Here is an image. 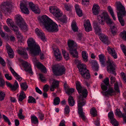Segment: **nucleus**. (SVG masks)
I'll return each instance as SVG.
<instances>
[{
    "mask_svg": "<svg viewBox=\"0 0 126 126\" xmlns=\"http://www.w3.org/2000/svg\"><path fill=\"white\" fill-rule=\"evenodd\" d=\"M116 9L118 17L122 26H124L125 24L124 21L123 19V17L126 15V11L125 8L120 2H117Z\"/></svg>",
    "mask_w": 126,
    "mask_h": 126,
    "instance_id": "nucleus-6",
    "label": "nucleus"
},
{
    "mask_svg": "<svg viewBox=\"0 0 126 126\" xmlns=\"http://www.w3.org/2000/svg\"><path fill=\"white\" fill-rule=\"evenodd\" d=\"M0 63L3 66L5 65V63L4 60L2 58L0 57Z\"/></svg>",
    "mask_w": 126,
    "mask_h": 126,
    "instance_id": "nucleus-63",
    "label": "nucleus"
},
{
    "mask_svg": "<svg viewBox=\"0 0 126 126\" xmlns=\"http://www.w3.org/2000/svg\"><path fill=\"white\" fill-rule=\"evenodd\" d=\"M0 63L3 66L5 65V63L4 60L2 58L0 57Z\"/></svg>",
    "mask_w": 126,
    "mask_h": 126,
    "instance_id": "nucleus-64",
    "label": "nucleus"
},
{
    "mask_svg": "<svg viewBox=\"0 0 126 126\" xmlns=\"http://www.w3.org/2000/svg\"><path fill=\"white\" fill-rule=\"evenodd\" d=\"M15 18L17 21V24L18 23L23 22V18L20 15L18 14L16 15L15 16Z\"/></svg>",
    "mask_w": 126,
    "mask_h": 126,
    "instance_id": "nucleus-37",
    "label": "nucleus"
},
{
    "mask_svg": "<svg viewBox=\"0 0 126 126\" xmlns=\"http://www.w3.org/2000/svg\"><path fill=\"white\" fill-rule=\"evenodd\" d=\"M50 12L55 17L58 18L62 15V12L57 7L51 6L49 7Z\"/></svg>",
    "mask_w": 126,
    "mask_h": 126,
    "instance_id": "nucleus-10",
    "label": "nucleus"
},
{
    "mask_svg": "<svg viewBox=\"0 0 126 126\" xmlns=\"http://www.w3.org/2000/svg\"><path fill=\"white\" fill-rule=\"evenodd\" d=\"M97 18L99 23L101 24L104 25V21H105L107 24L110 26L111 31L113 35H115L117 30L115 26H112L114 23L111 20L107 12H103L97 16Z\"/></svg>",
    "mask_w": 126,
    "mask_h": 126,
    "instance_id": "nucleus-3",
    "label": "nucleus"
},
{
    "mask_svg": "<svg viewBox=\"0 0 126 126\" xmlns=\"http://www.w3.org/2000/svg\"><path fill=\"white\" fill-rule=\"evenodd\" d=\"M72 29L73 31L75 32H77L78 31V27L77 26L76 23L75 22H72L71 24Z\"/></svg>",
    "mask_w": 126,
    "mask_h": 126,
    "instance_id": "nucleus-39",
    "label": "nucleus"
},
{
    "mask_svg": "<svg viewBox=\"0 0 126 126\" xmlns=\"http://www.w3.org/2000/svg\"><path fill=\"white\" fill-rule=\"evenodd\" d=\"M27 43L29 47L27 49L30 50L31 55L33 56L38 55L41 51L40 47L38 44H36L34 40L32 38H29Z\"/></svg>",
    "mask_w": 126,
    "mask_h": 126,
    "instance_id": "nucleus-5",
    "label": "nucleus"
},
{
    "mask_svg": "<svg viewBox=\"0 0 126 126\" xmlns=\"http://www.w3.org/2000/svg\"><path fill=\"white\" fill-rule=\"evenodd\" d=\"M99 7L97 4H94L92 9L94 14L96 15L97 14L99 11Z\"/></svg>",
    "mask_w": 126,
    "mask_h": 126,
    "instance_id": "nucleus-26",
    "label": "nucleus"
},
{
    "mask_svg": "<svg viewBox=\"0 0 126 126\" xmlns=\"http://www.w3.org/2000/svg\"><path fill=\"white\" fill-rule=\"evenodd\" d=\"M64 7L67 11H70L73 8V6L72 5L70 4L64 3L63 4Z\"/></svg>",
    "mask_w": 126,
    "mask_h": 126,
    "instance_id": "nucleus-35",
    "label": "nucleus"
},
{
    "mask_svg": "<svg viewBox=\"0 0 126 126\" xmlns=\"http://www.w3.org/2000/svg\"><path fill=\"white\" fill-rule=\"evenodd\" d=\"M116 115H118L119 116L121 117L122 116L123 117V115L124 114V113L122 114L121 112L118 109H117L116 110V112L115 113Z\"/></svg>",
    "mask_w": 126,
    "mask_h": 126,
    "instance_id": "nucleus-54",
    "label": "nucleus"
},
{
    "mask_svg": "<svg viewBox=\"0 0 126 126\" xmlns=\"http://www.w3.org/2000/svg\"><path fill=\"white\" fill-rule=\"evenodd\" d=\"M75 9L76 13L79 17H81L83 15L82 11L80 9L79 5L78 4H76L75 5Z\"/></svg>",
    "mask_w": 126,
    "mask_h": 126,
    "instance_id": "nucleus-28",
    "label": "nucleus"
},
{
    "mask_svg": "<svg viewBox=\"0 0 126 126\" xmlns=\"http://www.w3.org/2000/svg\"><path fill=\"white\" fill-rule=\"evenodd\" d=\"M52 81V83L50 86V90L52 91H54L55 89L58 88L60 81L54 79H53Z\"/></svg>",
    "mask_w": 126,
    "mask_h": 126,
    "instance_id": "nucleus-17",
    "label": "nucleus"
},
{
    "mask_svg": "<svg viewBox=\"0 0 126 126\" xmlns=\"http://www.w3.org/2000/svg\"><path fill=\"white\" fill-rule=\"evenodd\" d=\"M107 49L109 53L114 59H116L117 58V53L114 48L110 47H108Z\"/></svg>",
    "mask_w": 126,
    "mask_h": 126,
    "instance_id": "nucleus-16",
    "label": "nucleus"
},
{
    "mask_svg": "<svg viewBox=\"0 0 126 126\" xmlns=\"http://www.w3.org/2000/svg\"><path fill=\"white\" fill-rule=\"evenodd\" d=\"M35 33L38 37L44 41H46L45 37L43 31L38 28L36 29L35 30Z\"/></svg>",
    "mask_w": 126,
    "mask_h": 126,
    "instance_id": "nucleus-14",
    "label": "nucleus"
},
{
    "mask_svg": "<svg viewBox=\"0 0 126 126\" xmlns=\"http://www.w3.org/2000/svg\"><path fill=\"white\" fill-rule=\"evenodd\" d=\"M5 76L7 80H11L12 79V76L9 75L8 74H5Z\"/></svg>",
    "mask_w": 126,
    "mask_h": 126,
    "instance_id": "nucleus-62",
    "label": "nucleus"
},
{
    "mask_svg": "<svg viewBox=\"0 0 126 126\" xmlns=\"http://www.w3.org/2000/svg\"><path fill=\"white\" fill-rule=\"evenodd\" d=\"M38 115L41 120H43L44 115L43 113L41 112H39L38 113Z\"/></svg>",
    "mask_w": 126,
    "mask_h": 126,
    "instance_id": "nucleus-58",
    "label": "nucleus"
},
{
    "mask_svg": "<svg viewBox=\"0 0 126 126\" xmlns=\"http://www.w3.org/2000/svg\"><path fill=\"white\" fill-rule=\"evenodd\" d=\"M9 57L11 58H12L13 57L14 52L12 49H9V51H7Z\"/></svg>",
    "mask_w": 126,
    "mask_h": 126,
    "instance_id": "nucleus-47",
    "label": "nucleus"
},
{
    "mask_svg": "<svg viewBox=\"0 0 126 126\" xmlns=\"http://www.w3.org/2000/svg\"><path fill=\"white\" fill-rule=\"evenodd\" d=\"M11 27V29L15 32V33L16 32L19 31L18 27L17 26H15L14 24Z\"/></svg>",
    "mask_w": 126,
    "mask_h": 126,
    "instance_id": "nucleus-56",
    "label": "nucleus"
},
{
    "mask_svg": "<svg viewBox=\"0 0 126 126\" xmlns=\"http://www.w3.org/2000/svg\"><path fill=\"white\" fill-rule=\"evenodd\" d=\"M19 85L17 81L15 80L14 84L12 85L10 88L12 91L14 92L17 89Z\"/></svg>",
    "mask_w": 126,
    "mask_h": 126,
    "instance_id": "nucleus-30",
    "label": "nucleus"
},
{
    "mask_svg": "<svg viewBox=\"0 0 126 126\" xmlns=\"http://www.w3.org/2000/svg\"><path fill=\"white\" fill-rule=\"evenodd\" d=\"M19 60L21 62H22V64L25 68V70L27 72H28L32 74L33 72L32 70L30 64L26 61H24L23 60L21 59H19Z\"/></svg>",
    "mask_w": 126,
    "mask_h": 126,
    "instance_id": "nucleus-13",
    "label": "nucleus"
},
{
    "mask_svg": "<svg viewBox=\"0 0 126 126\" xmlns=\"http://www.w3.org/2000/svg\"><path fill=\"white\" fill-rule=\"evenodd\" d=\"M60 102V99L59 97H56L54 100V104L55 105H58Z\"/></svg>",
    "mask_w": 126,
    "mask_h": 126,
    "instance_id": "nucleus-46",
    "label": "nucleus"
},
{
    "mask_svg": "<svg viewBox=\"0 0 126 126\" xmlns=\"http://www.w3.org/2000/svg\"><path fill=\"white\" fill-rule=\"evenodd\" d=\"M52 68L54 74L56 76H60L65 73V69L63 65H54L53 66Z\"/></svg>",
    "mask_w": 126,
    "mask_h": 126,
    "instance_id": "nucleus-9",
    "label": "nucleus"
},
{
    "mask_svg": "<svg viewBox=\"0 0 126 126\" xmlns=\"http://www.w3.org/2000/svg\"><path fill=\"white\" fill-rule=\"evenodd\" d=\"M62 51L63 54L65 59L66 60L69 59V57L68 53L63 49H62Z\"/></svg>",
    "mask_w": 126,
    "mask_h": 126,
    "instance_id": "nucleus-43",
    "label": "nucleus"
},
{
    "mask_svg": "<svg viewBox=\"0 0 126 126\" xmlns=\"http://www.w3.org/2000/svg\"><path fill=\"white\" fill-rule=\"evenodd\" d=\"M9 4L7 1L4 2L1 5V8L5 10L6 12H8L9 10Z\"/></svg>",
    "mask_w": 126,
    "mask_h": 126,
    "instance_id": "nucleus-25",
    "label": "nucleus"
},
{
    "mask_svg": "<svg viewBox=\"0 0 126 126\" xmlns=\"http://www.w3.org/2000/svg\"><path fill=\"white\" fill-rule=\"evenodd\" d=\"M94 28L95 33H99L101 31V29L97 24H95L94 25Z\"/></svg>",
    "mask_w": 126,
    "mask_h": 126,
    "instance_id": "nucleus-41",
    "label": "nucleus"
},
{
    "mask_svg": "<svg viewBox=\"0 0 126 126\" xmlns=\"http://www.w3.org/2000/svg\"><path fill=\"white\" fill-rule=\"evenodd\" d=\"M114 115L113 112H110L109 113L108 116L110 120L114 118Z\"/></svg>",
    "mask_w": 126,
    "mask_h": 126,
    "instance_id": "nucleus-59",
    "label": "nucleus"
},
{
    "mask_svg": "<svg viewBox=\"0 0 126 126\" xmlns=\"http://www.w3.org/2000/svg\"><path fill=\"white\" fill-rule=\"evenodd\" d=\"M68 44L69 51L71 55L74 58H78V54L76 50L77 47L76 43L74 41L70 40L68 41Z\"/></svg>",
    "mask_w": 126,
    "mask_h": 126,
    "instance_id": "nucleus-8",
    "label": "nucleus"
},
{
    "mask_svg": "<svg viewBox=\"0 0 126 126\" xmlns=\"http://www.w3.org/2000/svg\"><path fill=\"white\" fill-rule=\"evenodd\" d=\"M39 76L42 82H44L46 81L45 77L42 74H40Z\"/></svg>",
    "mask_w": 126,
    "mask_h": 126,
    "instance_id": "nucleus-60",
    "label": "nucleus"
},
{
    "mask_svg": "<svg viewBox=\"0 0 126 126\" xmlns=\"http://www.w3.org/2000/svg\"><path fill=\"white\" fill-rule=\"evenodd\" d=\"M37 67L41 69V71L45 73L47 72L46 67L40 63H38L37 64Z\"/></svg>",
    "mask_w": 126,
    "mask_h": 126,
    "instance_id": "nucleus-29",
    "label": "nucleus"
},
{
    "mask_svg": "<svg viewBox=\"0 0 126 126\" xmlns=\"http://www.w3.org/2000/svg\"><path fill=\"white\" fill-rule=\"evenodd\" d=\"M110 123L112 125H114V126H117L119 125L118 122L115 118L111 119L110 120Z\"/></svg>",
    "mask_w": 126,
    "mask_h": 126,
    "instance_id": "nucleus-44",
    "label": "nucleus"
},
{
    "mask_svg": "<svg viewBox=\"0 0 126 126\" xmlns=\"http://www.w3.org/2000/svg\"><path fill=\"white\" fill-rule=\"evenodd\" d=\"M26 97V96L24 92L23 91H21L18 97L19 101H22Z\"/></svg>",
    "mask_w": 126,
    "mask_h": 126,
    "instance_id": "nucleus-33",
    "label": "nucleus"
},
{
    "mask_svg": "<svg viewBox=\"0 0 126 126\" xmlns=\"http://www.w3.org/2000/svg\"><path fill=\"white\" fill-rule=\"evenodd\" d=\"M108 12L110 13L113 19L115 20L116 18L115 16L113 9L110 6H109L108 7Z\"/></svg>",
    "mask_w": 126,
    "mask_h": 126,
    "instance_id": "nucleus-31",
    "label": "nucleus"
},
{
    "mask_svg": "<svg viewBox=\"0 0 126 126\" xmlns=\"http://www.w3.org/2000/svg\"><path fill=\"white\" fill-rule=\"evenodd\" d=\"M29 4L30 8L36 14H39L40 13V10L39 6L37 5H35L32 2L29 3L27 1L23 0L20 3V8L21 12L25 14L28 15L30 12L27 8V6Z\"/></svg>",
    "mask_w": 126,
    "mask_h": 126,
    "instance_id": "nucleus-4",
    "label": "nucleus"
},
{
    "mask_svg": "<svg viewBox=\"0 0 126 126\" xmlns=\"http://www.w3.org/2000/svg\"><path fill=\"white\" fill-rule=\"evenodd\" d=\"M5 96V93L0 91V100L1 101L3 100L4 99Z\"/></svg>",
    "mask_w": 126,
    "mask_h": 126,
    "instance_id": "nucleus-52",
    "label": "nucleus"
},
{
    "mask_svg": "<svg viewBox=\"0 0 126 126\" xmlns=\"http://www.w3.org/2000/svg\"><path fill=\"white\" fill-rule=\"evenodd\" d=\"M99 38L101 41L105 44L109 45L110 43L107 36L104 34H101L99 36Z\"/></svg>",
    "mask_w": 126,
    "mask_h": 126,
    "instance_id": "nucleus-20",
    "label": "nucleus"
},
{
    "mask_svg": "<svg viewBox=\"0 0 126 126\" xmlns=\"http://www.w3.org/2000/svg\"><path fill=\"white\" fill-rule=\"evenodd\" d=\"M17 25L20 28L21 30L23 32H26L28 30L27 25L24 22L18 23Z\"/></svg>",
    "mask_w": 126,
    "mask_h": 126,
    "instance_id": "nucleus-18",
    "label": "nucleus"
},
{
    "mask_svg": "<svg viewBox=\"0 0 126 126\" xmlns=\"http://www.w3.org/2000/svg\"><path fill=\"white\" fill-rule=\"evenodd\" d=\"M15 33L17 35V37L18 39H23V36L19 31L16 32Z\"/></svg>",
    "mask_w": 126,
    "mask_h": 126,
    "instance_id": "nucleus-57",
    "label": "nucleus"
},
{
    "mask_svg": "<svg viewBox=\"0 0 126 126\" xmlns=\"http://www.w3.org/2000/svg\"><path fill=\"white\" fill-rule=\"evenodd\" d=\"M29 99L28 100V103H36V101L35 99L31 96H29Z\"/></svg>",
    "mask_w": 126,
    "mask_h": 126,
    "instance_id": "nucleus-45",
    "label": "nucleus"
},
{
    "mask_svg": "<svg viewBox=\"0 0 126 126\" xmlns=\"http://www.w3.org/2000/svg\"><path fill=\"white\" fill-rule=\"evenodd\" d=\"M10 70L13 75L15 77L16 79L18 81H20L22 80L20 76L18 75L14 70V69H13L12 67H10Z\"/></svg>",
    "mask_w": 126,
    "mask_h": 126,
    "instance_id": "nucleus-22",
    "label": "nucleus"
},
{
    "mask_svg": "<svg viewBox=\"0 0 126 126\" xmlns=\"http://www.w3.org/2000/svg\"><path fill=\"white\" fill-rule=\"evenodd\" d=\"M113 92L114 91L113 88H109L107 91L102 92V93L104 95L106 96L108 95H112Z\"/></svg>",
    "mask_w": 126,
    "mask_h": 126,
    "instance_id": "nucleus-24",
    "label": "nucleus"
},
{
    "mask_svg": "<svg viewBox=\"0 0 126 126\" xmlns=\"http://www.w3.org/2000/svg\"><path fill=\"white\" fill-rule=\"evenodd\" d=\"M84 26L85 31L87 32H89L92 30V26L91 25L89 20L87 19L84 23Z\"/></svg>",
    "mask_w": 126,
    "mask_h": 126,
    "instance_id": "nucleus-19",
    "label": "nucleus"
},
{
    "mask_svg": "<svg viewBox=\"0 0 126 126\" xmlns=\"http://www.w3.org/2000/svg\"><path fill=\"white\" fill-rule=\"evenodd\" d=\"M82 59L84 62L85 63L87 62L88 57V54L85 51H83L82 52Z\"/></svg>",
    "mask_w": 126,
    "mask_h": 126,
    "instance_id": "nucleus-27",
    "label": "nucleus"
},
{
    "mask_svg": "<svg viewBox=\"0 0 126 126\" xmlns=\"http://www.w3.org/2000/svg\"><path fill=\"white\" fill-rule=\"evenodd\" d=\"M120 36L122 39L126 41V31H124L121 32L120 34Z\"/></svg>",
    "mask_w": 126,
    "mask_h": 126,
    "instance_id": "nucleus-42",
    "label": "nucleus"
},
{
    "mask_svg": "<svg viewBox=\"0 0 126 126\" xmlns=\"http://www.w3.org/2000/svg\"><path fill=\"white\" fill-rule=\"evenodd\" d=\"M114 88L116 91L117 92H119L118 84L117 83H115L114 84Z\"/></svg>",
    "mask_w": 126,
    "mask_h": 126,
    "instance_id": "nucleus-61",
    "label": "nucleus"
},
{
    "mask_svg": "<svg viewBox=\"0 0 126 126\" xmlns=\"http://www.w3.org/2000/svg\"><path fill=\"white\" fill-rule=\"evenodd\" d=\"M3 116L4 121L6 122L9 125H10L11 124V123L8 118L4 115H3Z\"/></svg>",
    "mask_w": 126,
    "mask_h": 126,
    "instance_id": "nucleus-51",
    "label": "nucleus"
},
{
    "mask_svg": "<svg viewBox=\"0 0 126 126\" xmlns=\"http://www.w3.org/2000/svg\"><path fill=\"white\" fill-rule=\"evenodd\" d=\"M16 51L17 53L21 55L25 59H27L28 58V54L24 48L19 47L17 48Z\"/></svg>",
    "mask_w": 126,
    "mask_h": 126,
    "instance_id": "nucleus-12",
    "label": "nucleus"
},
{
    "mask_svg": "<svg viewBox=\"0 0 126 126\" xmlns=\"http://www.w3.org/2000/svg\"><path fill=\"white\" fill-rule=\"evenodd\" d=\"M76 63H78V67L82 77L85 79L89 78L90 75L89 71L86 68L85 64H81L80 61L78 60L76 61Z\"/></svg>",
    "mask_w": 126,
    "mask_h": 126,
    "instance_id": "nucleus-7",
    "label": "nucleus"
},
{
    "mask_svg": "<svg viewBox=\"0 0 126 126\" xmlns=\"http://www.w3.org/2000/svg\"><path fill=\"white\" fill-rule=\"evenodd\" d=\"M54 54L56 59L59 61L61 59L62 56L61 54L59 49L57 48L54 50Z\"/></svg>",
    "mask_w": 126,
    "mask_h": 126,
    "instance_id": "nucleus-21",
    "label": "nucleus"
},
{
    "mask_svg": "<svg viewBox=\"0 0 126 126\" xmlns=\"http://www.w3.org/2000/svg\"><path fill=\"white\" fill-rule=\"evenodd\" d=\"M76 89L79 94V96L77 99L78 113L79 116L83 121H85L86 118L82 107L86 103V101L84 98H85L87 96L88 92L87 90L81 86L79 82L76 81Z\"/></svg>",
    "mask_w": 126,
    "mask_h": 126,
    "instance_id": "nucleus-1",
    "label": "nucleus"
},
{
    "mask_svg": "<svg viewBox=\"0 0 126 126\" xmlns=\"http://www.w3.org/2000/svg\"><path fill=\"white\" fill-rule=\"evenodd\" d=\"M70 111V109L68 106H66L64 109V113L65 115L68 114Z\"/></svg>",
    "mask_w": 126,
    "mask_h": 126,
    "instance_id": "nucleus-50",
    "label": "nucleus"
},
{
    "mask_svg": "<svg viewBox=\"0 0 126 126\" xmlns=\"http://www.w3.org/2000/svg\"><path fill=\"white\" fill-rule=\"evenodd\" d=\"M107 70L110 73L116 75L115 72L114 64V62L110 59L109 58L107 62Z\"/></svg>",
    "mask_w": 126,
    "mask_h": 126,
    "instance_id": "nucleus-11",
    "label": "nucleus"
},
{
    "mask_svg": "<svg viewBox=\"0 0 126 126\" xmlns=\"http://www.w3.org/2000/svg\"><path fill=\"white\" fill-rule=\"evenodd\" d=\"M68 103L69 105L71 106H73L75 104V101L72 97L70 96L68 98Z\"/></svg>",
    "mask_w": 126,
    "mask_h": 126,
    "instance_id": "nucleus-34",
    "label": "nucleus"
},
{
    "mask_svg": "<svg viewBox=\"0 0 126 126\" xmlns=\"http://www.w3.org/2000/svg\"><path fill=\"white\" fill-rule=\"evenodd\" d=\"M40 22L48 31L56 32L59 30L58 25L46 15L42 16L40 18Z\"/></svg>",
    "mask_w": 126,
    "mask_h": 126,
    "instance_id": "nucleus-2",
    "label": "nucleus"
},
{
    "mask_svg": "<svg viewBox=\"0 0 126 126\" xmlns=\"http://www.w3.org/2000/svg\"><path fill=\"white\" fill-rule=\"evenodd\" d=\"M6 22L8 25L11 27L14 24V23L11 19L8 18L6 20Z\"/></svg>",
    "mask_w": 126,
    "mask_h": 126,
    "instance_id": "nucleus-49",
    "label": "nucleus"
},
{
    "mask_svg": "<svg viewBox=\"0 0 126 126\" xmlns=\"http://www.w3.org/2000/svg\"><path fill=\"white\" fill-rule=\"evenodd\" d=\"M92 63L93 65H94L92 66V69L94 70L98 71L99 66L96 61H93Z\"/></svg>",
    "mask_w": 126,
    "mask_h": 126,
    "instance_id": "nucleus-36",
    "label": "nucleus"
},
{
    "mask_svg": "<svg viewBox=\"0 0 126 126\" xmlns=\"http://www.w3.org/2000/svg\"><path fill=\"white\" fill-rule=\"evenodd\" d=\"M98 57L102 66L103 67H104L105 61V58L104 55L103 54H101L98 55Z\"/></svg>",
    "mask_w": 126,
    "mask_h": 126,
    "instance_id": "nucleus-23",
    "label": "nucleus"
},
{
    "mask_svg": "<svg viewBox=\"0 0 126 126\" xmlns=\"http://www.w3.org/2000/svg\"><path fill=\"white\" fill-rule=\"evenodd\" d=\"M103 83L101 84L102 89L104 91L107 90L108 88V86L109 85V79L108 77H106L103 81Z\"/></svg>",
    "mask_w": 126,
    "mask_h": 126,
    "instance_id": "nucleus-15",
    "label": "nucleus"
},
{
    "mask_svg": "<svg viewBox=\"0 0 126 126\" xmlns=\"http://www.w3.org/2000/svg\"><path fill=\"white\" fill-rule=\"evenodd\" d=\"M65 90L66 93L68 95L74 92V90L73 89L69 88V87Z\"/></svg>",
    "mask_w": 126,
    "mask_h": 126,
    "instance_id": "nucleus-48",
    "label": "nucleus"
},
{
    "mask_svg": "<svg viewBox=\"0 0 126 126\" xmlns=\"http://www.w3.org/2000/svg\"><path fill=\"white\" fill-rule=\"evenodd\" d=\"M120 46L123 52L126 56V47L122 44Z\"/></svg>",
    "mask_w": 126,
    "mask_h": 126,
    "instance_id": "nucleus-55",
    "label": "nucleus"
},
{
    "mask_svg": "<svg viewBox=\"0 0 126 126\" xmlns=\"http://www.w3.org/2000/svg\"><path fill=\"white\" fill-rule=\"evenodd\" d=\"M31 122L32 123L34 124L38 123V121L37 117L35 115H32L31 116Z\"/></svg>",
    "mask_w": 126,
    "mask_h": 126,
    "instance_id": "nucleus-32",
    "label": "nucleus"
},
{
    "mask_svg": "<svg viewBox=\"0 0 126 126\" xmlns=\"http://www.w3.org/2000/svg\"><path fill=\"white\" fill-rule=\"evenodd\" d=\"M90 113L91 115L94 117L96 116L97 115L96 110L94 108H93L90 110Z\"/></svg>",
    "mask_w": 126,
    "mask_h": 126,
    "instance_id": "nucleus-38",
    "label": "nucleus"
},
{
    "mask_svg": "<svg viewBox=\"0 0 126 126\" xmlns=\"http://www.w3.org/2000/svg\"><path fill=\"white\" fill-rule=\"evenodd\" d=\"M67 18L66 15H64L61 20V22L63 23L66 22Z\"/></svg>",
    "mask_w": 126,
    "mask_h": 126,
    "instance_id": "nucleus-53",
    "label": "nucleus"
},
{
    "mask_svg": "<svg viewBox=\"0 0 126 126\" xmlns=\"http://www.w3.org/2000/svg\"><path fill=\"white\" fill-rule=\"evenodd\" d=\"M20 86L22 89L24 91H26L28 87L26 82H23L20 84Z\"/></svg>",
    "mask_w": 126,
    "mask_h": 126,
    "instance_id": "nucleus-40",
    "label": "nucleus"
}]
</instances>
